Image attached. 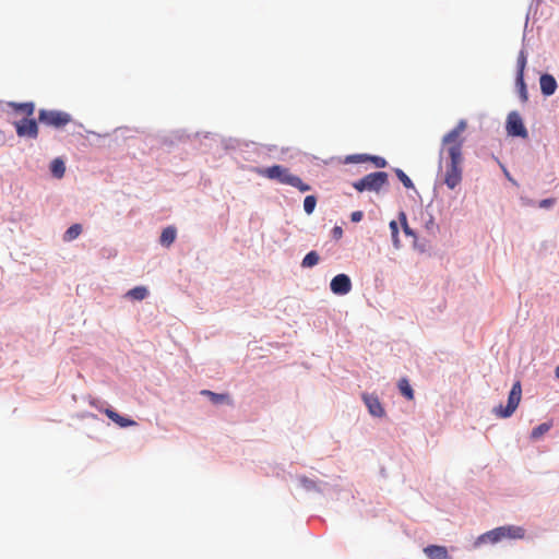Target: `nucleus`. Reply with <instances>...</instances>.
<instances>
[{"label":"nucleus","mask_w":559,"mask_h":559,"mask_svg":"<svg viewBox=\"0 0 559 559\" xmlns=\"http://www.w3.org/2000/svg\"><path fill=\"white\" fill-rule=\"evenodd\" d=\"M467 123L460 120L457 124L442 138V148L440 156L447 153L450 162L447 164L444 174V183L450 189L456 188L462 181V164H463V144Z\"/></svg>","instance_id":"obj_1"},{"label":"nucleus","mask_w":559,"mask_h":559,"mask_svg":"<svg viewBox=\"0 0 559 559\" xmlns=\"http://www.w3.org/2000/svg\"><path fill=\"white\" fill-rule=\"evenodd\" d=\"M254 173L261 177L276 180L282 185L292 186L298 189L300 192H307L311 189V187L308 183H305L301 178L292 174L288 168L282 165H273L266 168H255Z\"/></svg>","instance_id":"obj_2"},{"label":"nucleus","mask_w":559,"mask_h":559,"mask_svg":"<svg viewBox=\"0 0 559 559\" xmlns=\"http://www.w3.org/2000/svg\"><path fill=\"white\" fill-rule=\"evenodd\" d=\"M388 174L384 171L371 173L361 179L355 181L353 187L358 192L372 191L380 192V190L388 185Z\"/></svg>","instance_id":"obj_3"},{"label":"nucleus","mask_w":559,"mask_h":559,"mask_svg":"<svg viewBox=\"0 0 559 559\" xmlns=\"http://www.w3.org/2000/svg\"><path fill=\"white\" fill-rule=\"evenodd\" d=\"M522 397V386L521 382L516 381L509 393L508 404L506 407L499 405L493 408V413L496 416L500 418H508L512 416V414L516 411Z\"/></svg>","instance_id":"obj_4"},{"label":"nucleus","mask_w":559,"mask_h":559,"mask_svg":"<svg viewBox=\"0 0 559 559\" xmlns=\"http://www.w3.org/2000/svg\"><path fill=\"white\" fill-rule=\"evenodd\" d=\"M39 122L53 127V128H62L71 121V116L68 112L60 110H48L40 109L38 112Z\"/></svg>","instance_id":"obj_5"},{"label":"nucleus","mask_w":559,"mask_h":559,"mask_svg":"<svg viewBox=\"0 0 559 559\" xmlns=\"http://www.w3.org/2000/svg\"><path fill=\"white\" fill-rule=\"evenodd\" d=\"M507 131L508 134L513 136L526 138L527 131L523 124L522 118L518 112H511L507 119Z\"/></svg>","instance_id":"obj_6"},{"label":"nucleus","mask_w":559,"mask_h":559,"mask_svg":"<svg viewBox=\"0 0 559 559\" xmlns=\"http://www.w3.org/2000/svg\"><path fill=\"white\" fill-rule=\"evenodd\" d=\"M16 133L19 136H26L31 139H36L38 135V126L36 120L34 119H22L20 121L14 122Z\"/></svg>","instance_id":"obj_7"},{"label":"nucleus","mask_w":559,"mask_h":559,"mask_svg":"<svg viewBox=\"0 0 559 559\" xmlns=\"http://www.w3.org/2000/svg\"><path fill=\"white\" fill-rule=\"evenodd\" d=\"M330 288L335 295H346L352 290V281L348 275L338 274L332 278Z\"/></svg>","instance_id":"obj_8"},{"label":"nucleus","mask_w":559,"mask_h":559,"mask_svg":"<svg viewBox=\"0 0 559 559\" xmlns=\"http://www.w3.org/2000/svg\"><path fill=\"white\" fill-rule=\"evenodd\" d=\"M364 401H365L366 406L368 407L369 413L372 416H376V417L384 416V408L382 407V405L377 396L365 394Z\"/></svg>","instance_id":"obj_9"},{"label":"nucleus","mask_w":559,"mask_h":559,"mask_svg":"<svg viewBox=\"0 0 559 559\" xmlns=\"http://www.w3.org/2000/svg\"><path fill=\"white\" fill-rule=\"evenodd\" d=\"M539 85L545 96L552 95L557 90V81L551 74H543L539 79Z\"/></svg>","instance_id":"obj_10"},{"label":"nucleus","mask_w":559,"mask_h":559,"mask_svg":"<svg viewBox=\"0 0 559 559\" xmlns=\"http://www.w3.org/2000/svg\"><path fill=\"white\" fill-rule=\"evenodd\" d=\"M104 413L106 414V416L111 419L114 423H116L118 426L122 427V428H126V427H130V426H135L136 423L133 420V419H130V418H126V417H122L121 415H119L116 411L111 409V408H106L104 411Z\"/></svg>","instance_id":"obj_11"},{"label":"nucleus","mask_w":559,"mask_h":559,"mask_svg":"<svg viewBox=\"0 0 559 559\" xmlns=\"http://www.w3.org/2000/svg\"><path fill=\"white\" fill-rule=\"evenodd\" d=\"M503 538L522 539L525 536V530L521 526L507 525L500 526Z\"/></svg>","instance_id":"obj_12"},{"label":"nucleus","mask_w":559,"mask_h":559,"mask_svg":"<svg viewBox=\"0 0 559 559\" xmlns=\"http://www.w3.org/2000/svg\"><path fill=\"white\" fill-rule=\"evenodd\" d=\"M424 551L429 559H451L444 546L430 545Z\"/></svg>","instance_id":"obj_13"},{"label":"nucleus","mask_w":559,"mask_h":559,"mask_svg":"<svg viewBox=\"0 0 559 559\" xmlns=\"http://www.w3.org/2000/svg\"><path fill=\"white\" fill-rule=\"evenodd\" d=\"M503 539V535L501 533V530L499 527L493 528L483 535H480L477 540L475 542V545L478 546L480 544L490 542L492 544L500 542Z\"/></svg>","instance_id":"obj_14"},{"label":"nucleus","mask_w":559,"mask_h":559,"mask_svg":"<svg viewBox=\"0 0 559 559\" xmlns=\"http://www.w3.org/2000/svg\"><path fill=\"white\" fill-rule=\"evenodd\" d=\"M177 230L174 226H168L163 229L159 238V242L164 247H170L176 240Z\"/></svg>","instance_id":"obj_15"},{"label":"nucleus","mask_w":559,"mask_h":559,"mask_svg":"<svg viewBox=\"0 0 559 559\" xmlns=\"http://www.w3.org/2000/svg\"><path fill=\"white\" fill-rule=\"evenodd\" d=\"M201 394L207 396L213 404H233L228 394L215 393L210 390H202Z\"/></svg>","instance_id":"obj_16"},{"label":"nucleus","mask_w":559,"mask_h":559,"mask_svg":"<svg viewBox=\"0 0 559 559\" xmlns=\"http://www.w3.org/2000/svg\"><path fill=\"white\" fill-rule=\"evenodd\" d=\"M9 106L13 108L15 111H21L26 116H32L35 110V105L32 102L28 103H10Z\"/></svg>","instance_id":"obj_17"},{"label":"nucleus","mask_w":559,"mask_h":559,"mask_svg":"<svg viewBox=\"0 0 559 559\" xmlns=\"http://www.w3.org/2000/svg\"><path fill=\"white\" fill-rule=\"evenodd\" d=\"M397 386L402 395H404L409 401L414 400V391L406 378L400 379Z\"/></svg>","instance_id":"obj_18"},{"label":"nucleus","mask_w":559,"mask_h":559,"mask_svg":"<svg viewBox=\"0 0 559 559\" xmlns=\"http://www.w3.org/2000/svg\"><path fill=\"white\" fill-rule=\"evenodd\" d=\"M552 427V423L551 421H548V423H543L540 425H538L537 427H535L532 432H531V439L533 440H538L539 438H542L545 433H547L550 428Z\"/></svg>","instance_id":"obj_19"},{"label":"nucleus","mask_w":559,"mask_h":559,"mask_svg":"<svg viewBox=\"0 0 559 559\" xmlns=\"http://www.w3.org/2000/svg\"><path fill=\"white\" fill-rule=\"evenodd\" d=\"M50 171L56 178H62L66 171V166L62 159L55 158L50 165Z\"/></svg>","instance_id":"obj_20"},{"label":"nucleus","mask_w":559,"mask_h":559,"mask_svg":"<svg viewBox=\"0 0 559 559\" xmlns=\"http://www.w3.org/2000/svg\"><path fill=\"white\" fill-rule=\"evenodd\" d=\"M82 233V225L81 224H73L72 226H70L64 235H63V240L64 241H72L74 240L75 238H78Z\"/></svg>","instance_id":"obj_21"},{"label":"nucleus","mask_w":559,"mask_h":559,"mask_svg":"<svg viewBox=\"0 0 559 559\" xmlns=\"http://www.w3.org/2000/svg\"><path fill=\"white\" fill-rule=\"evenodd\" d=\"M320 257L317 251H310L305 255V258L301 261L302 267H312L319 263Z\"/></svg>","instance_id":"obj_22"},{"label":"nucleus","mask_w":559,"mask_h":559,"mask_svg":"<svg viewBox=\"0 0 559 559\" xmlns=\"http://www.w3.org/2000/svg\"><path fill=\"white\" fill-rule=\"evenodd\" d=\"M148 292L144 286H136L127 293V296L134 300H143L146 298Z\"/></svg>","instance_id":"obj_23"},{"label":"nucleus","mask_w":559,"mask_h":559,"mask_svg":"<svg viewBox=\"0 0 559 559\" xmlns=\"http://www.w3.org/2000/svg\"><path fill=\"white\" fill-rule=\"evenodd\" d=\"M317 205V198L314 195H307L304 200V210L310 215L313 213Z\"/></svg>","instance_id":"obj_24"},{"label":"nucleus","mask_w":559,"mask_h":559,"mask_svg":"<svg viewBox=\"0 0 559 559\" xmlns=\"http://www.w3.org/2000/svg\"><path fill=\"white\" fill-rule=\"evenodd\" d=\"M516 64H518V74H516V76H520V80L522 81V76H524V70H525V67H526V55H525V52L523 50L520 51V53H519Z\"/></svg>","instance_id":"obj_25"},{"label":"nucleus","mask_w":559,"mask_h":559,"mask_svg":"<svg viewBox=\"0 0 559 559\" xmlns=\"http://www.w3.org/2000/svg\"><path fill=\"white\" fill-rule=\"evenodd\" d=\"M516 85H518L519 94H520L522 102H526L528 96H527L526 85L524 82V76H522V81L520 80V76H516Z\"/></svg>","instance_id":"obj_26"},{"label":"nucleus","mask_w":559,"mask_h":559,"mask_svg":"<svg viewBox=\"0 0 559 559\" xmlns=\"http://www.w3.org/2000/svg\"><path fill=\"white\" fill-rule=\"evenodd\" d=\"M395 174L405 188H407V189L414 188L413 181L403 170L396 169Z\"/></svg>","instance_id":"obj_27"},{"label":"nucleus","mask_w":559,"mask_h":559,"mask_svg":"<svg viewBox=\"0 0 559 559\" xmlns=\"http://www.w3.org/2000/svg\"><path fill=\"white\" fill-rule=\"evenodd\" d=\"M389 226H390V229H391V236H392L393 243H394V246L396 248H399L400 241H399V226H397V223L395 221H391Z\"/></svg>","instance_id":"obj_28"},{"label":"nucleus","mask_w":559,"mask_h":559,"mask_svg":"<svg viewBox=\"0 0 559 559\" xmlns=\"http://www.w3.org/2000/svg\"><path fill=\"white\" fill-rule=\"evenodd\" d=\"M371 160L379 168H382V167H384L386 165L385 159L383 157H380V156H373V157H371Z\"/></svg>","instance_id":"obj_29"},{"label":"nucleus","mask_w":559,"mask_h":559,"mask_svg":"<svg viewBox=\"0 0 559 559\" xmlns=\"http://www.w3.org/2000/svg\"><path fill=\"white\" fill-rule=\"evenodd\" d=\"M555 204V199H544L539 202V206L543 209H548Z\"/></svg>","instance_id":"obj_30"},{"label":"nucleus","mask_w":559,"mask_h":559,"mask_svg":"<svg viewBox=\"0 0 559 559\" xmlns=\"http://www.w3.org/2000/svg\"><path fill=\"white\" fill-rule=\"evenodd\" d=\"M362 212L361 211H356V212H353L352 215H350V219L352 222L354 223H358L362 219Z\"/></svg>","instance_id":"obj_31"},{"label":"nucleus","mask_w":559,"mask_h":559,"mask_svg":"<svg viewBox=\"0 0 559 559\" xmlns=\"http://www.w3.org/2000/svg\"><path fill=\"white\" fill-rule=\"evenodd\" d=\"M332 233L335 239H340L343 236V229L340 226H335Z\"/></svg>","instance_id":"obj_32"},{"label":"nucleus","mask_w":559,"mask_h":559,"mask_svg":"<svg viewBox=\"0 0 559 559\" xmlns=\"http://www.w3.org/2000/svg\"><path fill=\"white\" fill-rule=\"evenodd\" d=\"M401 218H402V221H403V225H404V230H405V233H406V234H411V230H409V228H408V226H407V223H406V216H405V214H404V213H401Z\"/></svg>","instance_id":"obj_33"},{"label":"nucleus","mask_w":559,"mask_h":559,"mask_svg":"<svg viewBox=\"0 0 559 559\" xmlns=\"http://www.w3.org/2000/svg\"><path fill=\"white\" fill-rule=\"evenodd\" d=\"M347 160H349V162H361V160H365V158H362L361 155H354V156L347 157Z\"/></svg>","instance_id":"obj_34"},{"label":"nucleus","mask_w":559,"mask_h":559,"mask_svg":"<svg viewBox=\"0 0 559 559\" xmlns=\"http://www.w3.org/2000/svg\"><path fill=\"white\" fill-rule=\"evenodd\" d=\"M301 481H302L304 486L307 487V488H310V487L313 486V481L309 480L307 478H302Z\"/></svg>","instance_id":"obj_35"},{"label":"nucleus","mask_w":559,"mask_h":559,"mask_svg":"<svg viewBox=\"0 0 559 559\" xmlns=\"http://www.w3.org/2000/svg\"><path fill=\"white\" fill-rule=\"evenodd\" d=\"M555 374H556V377L559 379V366H557V367H556V369H555Z\"/></svg>","instance_id":"obj_36"}]
</instances>
